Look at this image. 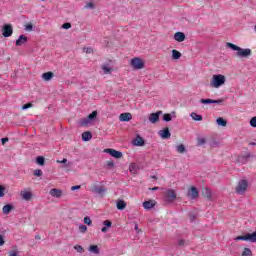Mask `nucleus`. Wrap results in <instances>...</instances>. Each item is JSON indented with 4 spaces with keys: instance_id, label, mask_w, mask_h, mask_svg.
Listing matches in <instances>:
<instances>
[{
    "instance_id": "1",
    "label": "nucleus",
    "mask_w": 256,
    "mask_h": 256,
    "mask_svg": "<svg viewBox=\"0 0 256 256\" xmlns=\"http://www.w3.org/2000/svg\"><path fill=\"white\" fill-rule=\"evenodd\" d=\"M226 47L228 49H232V51H236V57H240V59H247V57H251V49L249 48H241L231 42L226 43Z\"/></svg>"
},
{
    "instance_id": "2",
    "label": "nucleus",
    "mask_w": 256,
    "mask_h": 256,
    "mask_svg": "<svg viewBox=\"0 0 256 256\" xmlns=\"http://www.w3.org/2000/svg\"><path fill=\"white\" fill-rule=\"evenodd\" d=\"M227 79L222 74H216L212 76V80L210 82V86L214 87V89H219L222 85H225Z\"/></svg>"
},
{
    "instance_id": "3",
    "label": "nucleus",
    "mask_w": 256,
    "mask_h": 256,
    "mask_svg": "<svg viewBox=\"0 0 256 256\" xmlns=\"http://www.w3.org/2000/svg\"><path fill=\"white\" fill-rule=\"evenodd\" d=\"M95 119H97V111H93L86 118H82L78 121V125L80 127H87L89 125H93L95 123Z\"/></svg>"
},
{
    "instance_id": "4",
    "label": "nucleus",
    "mask_w": 256,
    "mask_h": 256,
    "mask_svg": "<svg viewBox=\"0 0 256 256\" xmlns=\"http://www.w3.org/2000/svg\"><path fill=\"white\" fill-rule=\"evenodd\" d=\"M247 187H249L247 180H240L236 187V193L238 195H243L245 191H247Z\"/></svg>"
},
{
    "instance_id": "5",
    "label": "nucleus",
    "mask_w": 256,
    "mask_h": 256,
    "mask_svg": "<svg viewBox=\"0 0 256 256\" xmlns=\"http://www.w3.org/2000/svg\"><path fill=\"white\" fill-rule=\"evenodd\" d=\"M91 192L94 193L95 195H100V197H103L105 193H107V189L101 185L93 184Z\"/></svg>"
},
{
    "instance_id": "6",
    "label": "nucleus",
    "mask_w": 256,
    "mask_h": 256,
    "mask_svg": "<svg viewBox=\"0 0 256 256\" xmlns=\"http://www.w3.org/2000/svg\"><path fill=\"white\" fill-rule=\"evenodd\" d=\"M3 37H11L13 35V26L11 24H5L2 28Z\"/></svg>"
},
{
    "instance_id": "7",
    "label": "nucleus",
    "mask_w": 256,
    "mask_h": 256,
    "mask_svg": "<svg viewBox=\"0 0 256 256\" xmlns=\"http://www.w3.org/2000/svg\"><path fill=\"white\" fill-rule=\"evenodd\" d=\"M160 115H163V111H161V110L157 111L156 113H151L149 115L150 123H153V124L159 123V116Z\"/></svg>"
},
{
    "instance_id": "8",
    "label": "nucleus",
    "mask_w": 256,
    "mask_h": 256,
    "mask_svg": "<svg viewBox=\"0 0 256 256\" xmlns=\"http://www.w3.org/2000/svg\"><path fill=\"white\" fill-rule=\"evenodd\" d=\"M187 197H189V199H197V197H199V190H197L195 186H192L188 190Z\"/></svg>"
},
{
    "instance_id": "9",
    "label": "nucleus",
    "mask_w": 256,
    "mask_h": 256,
    "mask_svg": "<svg viewBox=\"0 0 256 256\" xmlns=\"http://www.w3.org/2000/svg\"><path fill=\"white\" fill-rule=\"evenodd\" d=\"M105 152L109 153V155H111V157H114V159H121V157H123V153L115 149H106Z\"/></svg>"
},
{
    "instance_id": "10",
    "label": "nucleus",
    "mask_w": 256,
    "mask_h": 256,
    "mask_svg": "<svg viewBox=\"0 0 256 256\" xmlns=\"http://www.w3.org/2000/svg\"><path fill=\"white\" fill-rule=\"evenodd\" d=\"M165 197H166L167 201L171 202V201H175V199H177V194L175 193V190L168 189L165 193Z\"/></svg>"
},
{
    "instance_id": "11",
    "label": "nucleus",
    "mask_w": 256,
    "mask_h": 256,
    "mask_svg": "<svg viewBox=\"0 0 256 256\" xmlns=\"http://www.w3.org/2000/svg\"><path fill=\"white\" fill-rule=\"evenodd\" d=\"M158 135L161 137V139H171V132L169 131V128L160 130Z\"/></svg>"
},
{
    "instance_id": "12",
    "label": "nucleus",
    "mask_w": 256,
    "mask_h": 256,
    "mask_svg": "<svg viewBox=\"0 0 256 256\" xmlns=\"http://www.w3.org/2000/svg\"><path fill=\"white\" fill-rule=\"evenodd\" d=\"M50 195H51V197H56V199H59V198L63 197V190L53 188L50 190Z\"/></svg>"
},
{
    "instance_id": "13",
    "label": "nucleus",
    "mask_w": 256,
    "mask_h": 256,
    "mask_svg": "<svg viewBox=\"0 0 256 256\" xmlns=\"http://www.w3.org/2000/svg\"><path fill=\"white\" fill-rule=\"evenodd\" d=\"M29 39L25 35H20L16 40V47H21V45H25Z\"/></svg>"
},
{
    "instance_id": "14",
    "label": "nucleus",
    "mask_w": 256,
    "mask_h": 256,
    "mask_svg": "<svg viewBox=\"0 0 256 256\" xmlns=\"http://www.w3.org/2000/svg\"><path fill=\"white\" fill-rule=\"evenodd\" d=\"M131 119H133V115H131V113H122L119 116V120L122 122L131 121Z\"/></svg>"
},
{
    "instance_id": "15",
    "label": "nucleus",
    "mask_w": 256,
    "mask_h": 256,
    "mask_svg": "<svg viewBox=\"0 0 256 256\" xmlns=\"http://www.w3.org/2000/svg\"><path fill=\"white\" fill-rule=\"evenodd\" d=\"M133 145H135L136 147H143V145H145V140H143V137L137 136L133 140Z\"/></svg>"
},
{
    "instance_id": "16",
    "label": "nucleus",
    "mask_w": 256,
    "mask_h": 256,
    "mask_svg": "<svg viewBox=\"0 0 256 256\" xmlns=\"http://www.w3.org/2000/svg\"><path fill=\"white\" fill-rule=\"evenodd\" d=\"M175 41H178V43H183L185 41V33L183 32H176L174 34Z\"/></svg>"
},
{
    "instance_id": "17",
    "label": "nucleus",
    "mask_w": 256,
    "mask_h": 256,
    "mask_svg": "<svg viewBox=\"0 0 256 256\" xmlns=\"http://www.w3.org/2000/svg\"><path fill=\"white\" fill-rule=\"evenodd\" d=\"M130 65H145V61L140 57H135L130 60Z\"/></svg>"
},
{
    "instance_id": "18",
    "label": "nucleus",
    "mask_w": 256,
    "mask_h": 256,
    "mask_svg": "<svg viewBox=\"0 0 256 256\" xmlns=\"http://www.w3.org/2000/svg\"><path fill=\"white\" fill-rule=\"evenodd\" d=\"M129 171L132 173V175H137L139 173V166L135 163H131L129 166Z\"/></svg>"
},
{
    "instance_id": "19",
    "label": "nucleus",
    "mask_w": 256,
    "mask_h": 256,
    "mask_svg": "<svg viewBox=\"0 0 256 256\" xmlns=\"http://www.w3.org/2000/svg\"><path fill=\"white\" fill-rule=\"evenodd\" d=\"M101 69H102V75H110V73H112L113 71V68H111V66L109 65H103Z\"/></svg>"
},
{
    "instance_id": "20",
    "label": "nucleus",
    "mask_w": 256,
    "mask_h": 256,
    "mask_svg": "<svg viewBox=\"0 0 256 256\" xmlns=\"http://www.w3.org/2000/svg\"><path fill=\"white\" fill-rule=\"evenodd\" d=\"M116 207L119 211H124L125 207H127V203L123 200H118L116 203Z\"/></svg>"
},
{
    "instance_id": "21",
    "label": "nucleus",
    "mask_w": 256,
    "mask_h": 256,
    "mask_svg": "<svg viewBox=\"0 0 256 256\" xmlns=\"http://www.w3.org/2000/svg\"><path fill=\"white\" fill-rule=\"evenodd\" d=\"M11 211H13V205L11 204H7L2 208V212L4 213V215H9Z\"/></svg>"
},
{
    "instance_id": "22",
    "label": "nucleus",
    "mask_w": 256,
    "mask_h": 256,
    "mask_svg": "<svg viewBox=\"0 0 256 256\" xmlns=\"http://www.w3.org/2000/svg\"><path fill=\"white\" fill-rule=\"evenodd\" d=\"M142 205H143L144 209H147V210L153 209V207H155V203L152 200L145 201V202H143Z\"/></svg>"
},
{
    "instance_id": "23",
    "label": "nucleus",
    "mask_w": 256,
    "mask_h": 256,
    "mask_svg": "<svg viewBox=\"0 0 256 256\" xmlns=\"http://www.w3.org/2000/svg\"><path fill=\"white\" fill-rule=\"evenodd\" d=\"M53 72H45L42 74L43 81H51L53 79Z\"/></svg>"
},
{
    "instance_id": "24",
    "label": "nucleus",
    "mask_w": 256,
    "mask_h": 256,
    "mask_svg": "<svg viewBox=\"0 0 256 256\" xmlns=\"http://www.w3.org/2000/svg\"><path fill=\"white\" fill-rule=\"evenodd\" d=\"M92 138L93 134H91V132L82 133V141H91Z\"/></svg>"
},
{
    "instance_id": "25",
    "label": "nucleus",
    "mask_w": 256,
    "mask_h": 256,
    "mask_svg": "<svg viewBox=\"0 0 256 256\" xmlns=\"http://www.w3.org/2000/svg\"><path fill=\"white\" fill-rule=\"evenodd\" d=\"M21 197L24 199V201H29V199L33 197V194H31V192L23 191L21 192Z\"/></svg>"
},
{
    "instance_id": "26",
    "label": "nucleus",
    "mask_w": 256,
    "mask_h": 256,
    "mask_svg": "<svg viewBox=\"0 0 256 256\" xmlns=\"http://www.w3.org/2000/svg\"><path fill=\"white\" fill-rule=\"evenodd\" d=\"M190 117H191V119H193V121H203V116H201L195 112H192L190 114Z\"/></svg>"
},
{
    "instance_id": "27",
    "label": "nucleus",
    "mask_w": 256,
    "mask_h": 256,
    "mask_svg": "<svg viewBox=\"0 0 256 256\" xmlns=\"http://www.w3.org/2000/svg\"><path fill=\"white\" fill-rule=\"evenodd\" d=\"M88 251H90V253H94V255H99V246L91 245Z\"/></svg>"
},
{
    "instance_id": "28",
    "label": "nucleus",
    "mask_w": 256,
    "mask_h": 256,
    "mask_svg": "<svg viewBox=\"0 0 256 256\" xmlns=\"http://www.w3.org/2000/svg\"><path fill=\"white\" fill-rule=\"evenodd\" d=\"M177 153L183 154L187 152V148H185V145L180 144L176 146Z\"/></svg>"
},
{
    "instance_id": "29",
    "label": "nucleus",
    "mask_w": 256,
    "mask_h": 256,
    "mask_svg": "<svg viewBox=\"0 0 256 256\" xmlns=\"http://www.w3.org/2000/svg\"><path fill=\"white\" fill-rule=\"evenodd\" d=\"M216 123L220 127H227V121L221 117L217 118Z\"/></svg>"
},
{
    "instance_id": "30",
    "label": "nucleus",
    "mask_w": 256,
    "mask_h": 256,
    "mask_svg": "<svg viewBox=\"0 0 256 256\" xmlns=\"http://www.w3.org/2000/svg\"><path fill=\"white\" fill-rule=\"evenodd\" d=\"M202 195L203 197H206V199H211V190L209 188H204Z\"/></svg>"
},
{
    "instance_id": "31",
    "label": "nucleus",
    "mask_w": 256,
    "mask_h": 256,
    "mask_svg": "<svg viewBox=\"0 0 256 256\" xmlns=\"http://www.w3.org/2000/svg\"><path fill=\"white\" fill-rule=\"evenodd\" d=\"M250 243H256V230L253 233H248Z\"/></svg>"
},
{
    "instance_id": "32",
    "label": "nucleus",
    "mask_w": 256,
    "mask_h": 256,
    "mask_svg": "<svg viewBox=\"0 0 256 256\" xmlns=\"http://www.w3.org/2000/svg\"><path fill=\"white\" fill-rule=\"evenodd\" d=\"M207 143V139L205 137H198L197 138V145L198 147H201Z\"/></svg>"
},
{
    "instance_id": "33",
    "label": "nucleus",
    "mask_w": 256,
    "mask_h": 256,
    "mask_svg": "<svg viewBox=\"0 0 256 256\" xmlns=\"http://www.w3.org/2000/svg\"><path fill=\"white\" fill-rule=\"evenodd\" d=\"M172 59H181V52L172 50Z\"/></svg>"
},
{
    "instance_id": "34",
    "label": "nucleus",
    "mask_w": 256,
    "mask_h": 256,
    "mask_svg": "<svg viewBox=\"0 0 256 256\" xmlns=\"http://www.w3.org/2000/svg\"><path fill=\"white\" fill-rule=\"evenodd\" d=\"M235 241H249V234H246L245 236H237Z\"/></svg>"
},
{
    "instance_id": "35",
    "label": "nucleus",
    "mask_w": 256,
    "mask_h": 256,
    "mask_svg": "<svg viewBox=\"0 0 256 256\" xmlns=\"http://www.w3.org/2000/svg\"><path fill=\"white\" fill-rule=\"evenodd\" d=\"M36 163L38 164V165H45V157H43V156H38L37 158H36Z\"/></svg>"
},
{
    "instance_id": "36",
    "label": "nucleus",
    "mask_w": 256,
    "mask_h": 256,
    "mask_svg": "<svg viewBox=\"0 0 256 256\" xmlns=\"http://www.w3.org/2000/svg\"><path fill=\"white\" fill-rule=\"evenodd\" d=\"M253 252H251V249L249 248H244L243 252H242V256H252Z\"/></svg>"
},
{
    "instance_id": "37",
    "label": "nucleus",
    "mask_w": 256,
    "mask_h": 256,
    "mask_svg": "<svg viewBox=\"0 0 256 256\" xmlns=\"http://www.w3.org/2000/svg\"><path fill=\"white\" fill-rule=\"evenodd\" d=\"M200 103H202V105H211L213 99H200Z\"/></svg>"
},
{
    "instance_id": "38",
    "label": "nucleus",
    "mask_w": 256,
    "mask_h": 256,
    "mask_svg": "<svg viewBox=\"0 0 256 256\" xmlns=\"http://www.w3.org/2000/svg\"><path fill=\"white\" fill-rule=\"evenodd\" d=\"M56 162L60 164L62 163L66 164L65 167H71V162L67 163V158H64L63 160H57Z\"/></svg>"
},
{
    "instance_id": "39",
    "label": "nucleus",
    "mask_w": 256,
    "mask_h": 256,
    "mask_svg": "<svg viewBox=\"0 0 256 256\" xmlns=\"http://www.w3.org/2000/svg\"><path fill=\"white\" fill-rule=\"evenodd\" d=\"M84 9H95V4L93 2H87Z\"/></svg>"
},
{
    "instance_id": "40",
    "label": "nucleus",
    "mask_w": 256,
    "mask_h": 256,
    "mask_svg": "<svg viewBox=\"0 0 256 256\" xmlns=\"http://www.w3.org/2000/svg\"><path fill=\"white\" fill-rule=\"evenodd\" d=\"M74 249L75 251H77V253H83V251H85V249H83V246L81 245H75Z\"/></svg>"
},
{
    "instance_id": "41",
    "label": "nucleus",
    "mask_w": 256,
    "mask_h": 256,
    "mask_svg": "<svg viewBox=\"0 0 256 256\" xmlns=\"http://www.w3.org/2000/svg\"><path fill=\"white\" fill-rule=\"evenodd\" d=\"M83 52L87 55L93 54V49L91 47L83 48Z\"/></svg>"
},
{
    "instance_id": "42",
    "label": "nucleus",
    "mask_w": 256,
    "mask_h": 256,
    "mask_svg": "<svg viewBox=\"0 0 256 256\" xmlns=\"http://www.w3.org/2000/svg\"><path fill=\"white\" fill-rule=\"evenodd\" d=\"M173 118L171 117V114H164L163 120L166 122L171 121Z\"/></svg>"
},
{
    "instance_id": "43",
    "label": "nucleus",
    "mask_w": 256,
    "mask_h": 256,
    "mask_svg": "<svg viewBox=\"0 0 256 256\" xmlns=\"http://www.w3.org/2000/svg\"><path fill=\"white\" fill-rule=\"evenodd\" d=\"M79 231L80 233H85V231H87V226L80 224L79 225Z\"/></svg>"
},
{
    "instance_id": "44",
    "label": "nucleus",
    "mask_w": 256,
    "mask_h": 256,
    "mask_svg": "<svg viewBox=\"0 0 256 256\" xmlns=\"http://www.w3.org/2000/svg\"><path fill=\"white\" fill-rule=\"evenodd\" d=\"M34 175L35 177H41V175H43V171H41V169H36L34 171Z\"/></svg>"
},
{
    "instance_id": "45",
    "label": "nucleus",
    "mask_w": 256,
    "mask_h": 256,
    "mask_svg": "<svg viewBox=\"0 0 256 256\" xmlns=\"http://www.w3.org/2000/svg\"><path fill=\"white\" fill-rule=\"evenodd\" d=\"M143 65H133L132 66V71H139V69H143Z\"/></svg>"
},
{
    "instance_id": "46",
    "label": "nucleus",
    "mask_w": 256,
    "mask_h": 256,
    "mask_svg": "<svg viewBox=\"0 0 256 256\" xmlns=\"http://www.w3.org/2000/svg\"><path fill=\"white\" fill-rule=\"evenodd\" d=\"M31 107H33V104L28 103V104H24V105L22 106V109L25 111V110H27V109H31Z\"/></svg>"
},
{
    "instance_id": "47",
    "label": "nucleus",
    "mask_w": 256,
    "mask_h": 256,
    "mask_svg": "<svg viewBox=\"0 0 256 256\" xmlns=\"http://www.w3.org/2000/svg\"><path fill=\"white\" fill-rule=\"evenodd\" d=\"M5 197V187L0 185V198Z\"/></svg>"
},
{
    "instance_id": "48",
    "label": "nucleus",
    "mask_w": 256,
    "mask_h": 256,
    "mask_svg": "<svg viewBox=\"0 0 256 256\" xmlns=\"http://www.w3.org/2000/svg\"><path fill=\"white\" fill-rule=\"evenodd\" d=\"M223 98H221V99H218V100H213V102L212 103H214V104H216V105H223Z\"/></svg>"
},
{
    "instance_id": "49",
    "label": "nucleus",
    "mask_w": 256,
    "mask_h": 256,
    "mask_svg": "<svg viewBox=\"0 0 256 256\" xmlns=\"http://www.w3.org/2000/svg\"><path fill=\"white\" fill-rule=\"evenodd\" d=\"M5 245V236L0 234V247H3Z\"/></svg>"
},
{
    "instance_id": "50",
    "label": "nucleus",
    "mask_w": 256,
    "mask_h": 256,
    "mask_svg": "<svg viewBox=\"0 0 256 256\" xmlns=\"http://www.w3.org/2000/svg\"><path fill=\"white\" fill-rule=\"evenodd\" d=\"M250 125H251V127H256V116L251 118Z\"/></svg>"
},
{
    "instance_id": "51",
    "label": "nucleus",
    "mask_w": 256,
    "mask_h": 256,
    "mask_svg": "<svg viewBox=\"0 0 256 256\" xmlns=\"http://www.w3.org/2000/svg\"><path fill=\"white\" fill-rule=\"evenodd\" d=\"M84 223L86 224V225H91V223H93L92 221H91V218H89V217H85L84 218Z\"/></svg>"
},
{
    "instance_id": "52",
    "label": "nucleus",
    "mask_w": 256,
    "mask_h": 256,
    "mask_svg": "<svg viewBox=\"0 0 256 256\" xmlns=\"http://www.w3.org/2000/svg\"><path fill=\"white\" fill-rule=\"evenodd\" d=\"M103 225H105V227H107L109 229V227H111L112 223L109 220H105V221H103Z\"/></svg>"
},
{
    "instance_id": "53",
    "label": "nucleus",
    "mask_w": 256,
    "mask_h": 256,
    "mask_svg": "<svg viewBox=\"0 0 256 256\" xmlns=\"http://www.w3.org/2000/svg\"><path fill=\"white\" fill-rule=\"evenodd\" d=\"M62 29H71V23L67 22L62 25Z\"/></svg>"
},
{
    "instance_id": "54",
    "label": "nucleus",
    "mask_w": 256,
    "mask_h": 256,
    "mask_svg": "<svg viewBox=\"0 0 256 256\" xmlns=\"http://www.w3.org/2000/svg\"><path fill=\"white\" fill-rule=\"evenodd\" d=\"M26 31H33V24H27L25 26Z\"/></svg>"
},
{
    "instance_id": "55",
    "label": "nucleus",
    "mask_w": 256,
    "mask_h": 256,
    "mask_svg": "<svg viewBox=\"0 0 256 256\" xmlns=\"http://www.w3.org/2000/svg\"><path fill=\"white\" fill-rule=\"evenodd\" d=\"M178 245H179V247H184L185 240H183V239L178 240Z\"/></svg>"
},
{
    "instance_id": "56",
    "label": "nucleus",
    "mask_w": 256,
    "mask_h": 256,
    "mask_svg": "<svg viewBox=\"0 0 256 256\" xmlns=\"http://www.w3.org/2000/svg\"><path fill=\"white\" fill-rule=\"evenodd\" d=\"M77 189H81V186L77 185V186H72L71 187V191H77Z\"/></svg>"
},
{
    "instance_id": "57",
    "label": "nucleus",
    "mask_w": 256,
    "mask_h": 256,
    "mask_svg": "<svg viewBox=\"0 0 256 256\" xmlns=\"http://www.w3.org/2000/svg\"><path fill=\"white\" fill-rule=\"evenodd\" d=\"M102 233H107L109 231V228L107 226L102 227L101 229Z\"/></svg>"
},
{
    "instance_id": "58",
    "label": "nucleus",
    "mask_w": 256,
    "mask_h": 256,
    "mask_svg": "<svg viewBox=\"0 0 256 256\" xmlns=\"http://www.w3.org/2000/svg\"><path fill=\"white\" fill-rule=\"evenodd\" d=\"M195 214H193V213H190V221L191 222H193V221H195Z\"/></svg>"
},
{
    "instance_id": "59",
    "label": "nucleus",
    "mask_w": 256,
    "mask_h": 256,
    "mask_svg": "<svg viewBox=\"0 0 256 256\" xmlns=\"http://www.w3.org/2000/svg\"><path fill=\"white\" fill-rule=\"evenodd\" d=\"M2 145H5V143H7L9 141V138H2Z\"/></svg>"
},
{
    "instance_id": "60",
    "label": "nucleus",
    "mask_w": 256,
    "mask_h": 256,
    "mask_svg": "<svg viewBox=\"0 0 256 256\" xmlns=\"http://www.w3.org/2000/svg\"><path fill=\"white\" fill-rule=\"evenodd\" d=\"M107 165L108 167H115V163H113V161H109Z\"/></svg>"
},
{
    "instance_id": "61",
    "label": "nucleus",
    "mask_w": 256,
    "mask_h": 256,
    "mask_svg": "<svg viewBox=\"0 0 256 256\" xmlns=\"http://www.w3.org/2000/svg\"><path fill=\"white\" fill-rule=\"evenodd\" d=\"M9 256H17V253H16V252L11 251V252H9Z\"/></svg>"
},
{
    "instance_id": "62",
    "label": "nucleus",
    "mask_w": 256,
    "mask_h": 256,
    "mask_svg": "<svg viewBox=\"0 0 256 256\" xmlns=\"http://www.w3.org/2000/svg\"><path fill=\"white\" fill-rule=\"evenodd\" d=\"M151 191H159V187H153V188H150Z\"/></svg>"
},
{
    "instance_id": "63",
    "label": "nucleus",
    "mask_w": 256,
    "mask_h": 256,
    "mask_svg": "<svg viewBox=\"0 0 256 256\" xmlns=\"http://www.w3.org/2000/svg\"><path fill=\"white\" fill-rule=\"evenodd\" d=\"M134 229H135V231H139V225L135 224Z\"/></svg>"
},
{
    "instance_id": "64",
    "label": "nucleus",
    "mask_w": 256,
    "mask_h": 256,
    "mask_svg": "<svg viewBox=\"0 0 256 256\" xmlns=\"http://www.w3.org/2000/svg\"><path fill=\"white\" fill-rule=\"evenodd\" d=\"M110 63H115V60H109L108 63H105V65H109Z\"/></svg>"
}]
</instances>
